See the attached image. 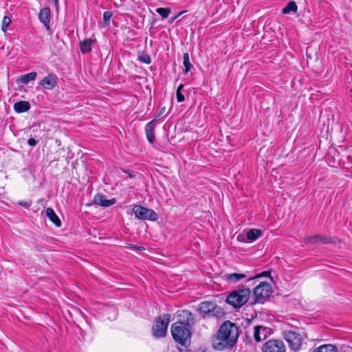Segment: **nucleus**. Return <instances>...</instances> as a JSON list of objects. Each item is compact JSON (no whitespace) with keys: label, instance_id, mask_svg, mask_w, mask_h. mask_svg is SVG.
I'll return each instance as SVG.
<instances>
[{"label":"nucleus","instance_id":"nucleus-21","mask_svg":"<svg viewBox=\"0 0 352 352\" xmlns=\"http://www.w3.org/2000/svg\"><path fill=\"white\" fill-rule=\"evenodd\" d=\"M46 216L55 226L58 227L61 226L60 220L52 208H49L46 210Z\"/></svg>","mask_w":352,"mask_h":352},{"label":"nucleus","instance_id":"nucleus-16","mask_svg":"<svg viewBox=\"0 0 352 352\" xmlns=\"http://www.w3.org/2000/svg\"><path fill=\"white\" fill-rule=\"evenodd\" d=\"M50 10L48 8H45L41 10L38 14V19L47 30L50 28Z\"/></svg>","mask_w":352,"mask_h":352},{"label":"nucleus","instance_id":"nucleus-13","mask_svg":"<svg viewBox=\"0 0 352 352\" xmlns=\"http://www.w3.org/2000/svg\"><path fill=\"white\" fill-rule=\"evenodd\" d=\"M270 329L262 326H255L254 327V338L256 342H261L267 338L270 334Z\"/></svg>","mask_w":352,"mask_h":352},{"label":"nucleus","instance_id":"nucleus-35","mask_svg":"<svg viewBox=\"0 0 352 352\" xmlns=\"http://www.w3.org/2000/svg\"><path fill=\"white\" fill-rule=\"evenodd\" d=\"M184 85L183 84L179 85L178 86L176 91H181L182 92V89H184Z\"/></svg>","mask_w":352,"mask_h":352},{"label":"nucleus","instance_id":"nucleus-15","mask_svg":"<svg viewBox=\"0 0 352 352\" xmlns=\"http://www.w3.org/2000/svg\"><path fill=\"white\" fill-rule=\"evenodd\" d=\"M156 126V122L155 120H153L148 122L145 126V132L146 138L149 143L153 144L155 140V129Z\"/></svg>","mask_w":352,"mask_h":352},{"label":"nucleus","instance_id":"nucleus-33","mask_svg":"<svg viewBox=\"0 0 352 352\" xmlns=\"http://www.w3.org/2000/svg\"><path fill=\"white\" fill-rule=\"evenodd\" d=\"M267 274H268V272H263L262 274H257V275H256V276H255L254 277H253V278H248V280H252V279H254V278H260V277H261V276H262V275H263H263H266Z\"/></svg>","mask_w":352,"mask_h":352},{"label":"nucleus","instance_id":"nucleus-23","mask_svg":"<svg viewBox=\"0 0 352 352\" xmlns=\"http://www.w3.org/2000/svg\"><path fill=\"white\" fill-rule=\"evenodd\" d=\"M298 10L297 5L295 1H289L287 6L283 9L282 12L283 14H289L291 12H296Z\"/></svg>","mask_w":352,"mask_h":352},{"label":"nucleus","instance_id":"nucleus-2","mask_svg":"<svg viewBox=\"0 0 352 352\" xmlns=\"http://www.w3.org/2000/svg\"><path fill=\"white\" fill-rule=\"evenodd\" d=\"M184 318H186V322H177L171 326V333L175 342L186 346L190 340L191 332L189 325L195 323V318L192 314L187 310L182 311Z\"/></svg>","mask_w":352,"mask_h":352},{"label":"nucleus","instance_id":"nucleus-7","mask_svg":"<svg viewBox=\"0 0 352 352\" xmlns=\"http://www.w3.org/2000/svg\"><path fill=\"white\" fill-rule=\"evenodd\" d=\"M284 338L292 350L298 351L301 348L302 338L299 333L292 331H286L284 333Z\"/></svg>","mask_w":352,"mask_h":352},{"label":"nucleus","instance_id":"nucleus-12","mask_svg":"<svg viewBox=\"0 0 352 352\" xmlns=\"http://www.w3.org/2000/svg\"><path fill=\"white\" fill-rule=\"evenodd\" d=\"M262 234V231L259 229H250L246 234L247 240L244 239V236L239 235L237 237L238 241L245 243L255 241Z\"/></svg>","mask_w":352,"mask_h":352},{"label":"nucleus","instance_id":"nucleus-24","mask_svg":"<svg viewBox=\"0 0 352 352\" xmlns=\"http://www.w3.org/2000/svg\"><path fill=\"white\" fill-rule=\"evenodd\" d=\"M183 65L185 67V73H188L192 68V65L190 62L189 54L185 53L183 56Z\"/></svg>","mask_w":352,"mask_h":352},{"label":"nucleus","instance_id":"nucleus-28","mask_svg":"<svg viewBox=\"0 0 352 352\" xmlns=\"http://www.w3.org/2000/svg\"><path fill=\"white\" fill-rule=\"evenodd\" d=\"M112 16V12L110 11H106L103 13L104 22L107 24L109 23V21Z\"/></svg>","mask_w":352,"mask_h":352},{"label":"nucleus","instance_id":"nucleus-22","mask_svg":"<svg viewBox=\"0 0 352 352\" xmlns=\"http://www.w3.org/2000/svg\"><path fill=\"white\" fill-rule=\"evenodd\" d=\"M312 352H338V350L336 346L327 344L320 346Z\"/></svg>","mask_w":352,"mask_h":352},{"label":"nucleus","instance_id":"nucleus-38","mask_svg":"<svg viewBox=\"0 0 352 352\" xmlns=\"http://www.w3.org/2000/svg\"><path fill=\"white\" fill-rule=\"evenodd\" d=\"M42 200H43V199H39V200L38 201V203H40L41 201H42Z\"/></svg>","mask_w":352,"mask_h":352},{"label":"nucleus","instance_id":"nucleus-1","mask_svg":"<svg viewBox=\"0 0 352 352\" xmlns=\"http://www.w3.org/2000/svg\"><path fill=\"white\" fill-rule=\"evenodd\" d=\"M239 338V329L237 326L227 320L219 327L212 340V346L214 349L223 351L232 348Z\"/></svg>","mask_w":352,"mask_h":352},{"label":"nucleus","instance_id":"nucleus-19","mask_svg":"<svg viewBox=\"0 0 352 352\" xmlns=\"http://www.w3.org/2000/svg\"><path fill=\"white\" fill-rule=\"evenodd\" d=\"M95 40L91 38H86L80 42V50L82 54L89 53L92 50V45L95 43Z\"/></svg>","mask_w":352,"mask_h":352},{"label":"nucleus","instance_id":"nucleus-37","mask_svg":"<svg viewBox=\"0 0 352 352\" xmlns=\"http://www.w3.org/2000/svg\"><path fill=\"white\" fill-rule=\"evenodd\" d=\"M182 12H180L177 14V16H175V17L173 18L172 19V21H173L175 19H176L177 18L178 16H179Z\"/></svg>","mask_w":352,"mask_h":352},{"label":"nucleus","instance_id":"nucleus-32","mask_svg":"<svg viewBox=\"0 0 352 352\" xmlns=\"http://www.w3.org/2000/svg\"><path fill=\"white\" fill-rule=\"evenodd\" d=\"M28 144L30 146L34 147V146H35L36 145V144H37V141H36L35 139H34V138H30V139L28 140Z\"/></svg>","mask_w":352,"mask_h":352},{"label":"nucleus","instance_id":"nucleus-18","mask_svg":"<svg viewBox=\"0 0 352 352\" xmlns=\"http://www.w3.org/2000/svg\"><path fill=\"white\" fill-rule=\"evenodd\" d=\"M37 76V73L36 72H32L30 73L21 75L18 76L16 79V82L18 85H27L30 81H33L36 79Z\"/></svg>","mask_w":352,"mask_h":352},{"label":"nucleus","instance_id":"nucleus-34","mask_svg":"<svg viewBox=\"0 0 352 352\" xmlns=\"http://www.w3.org/2000/svg\"><path fill=\"white\" fill-rule=\"evenodd\" d=\"M165 111H166V107H162V108L160 109V112H159V113H158V115H157V118H158V117H160V116H162V115L165 112Z\"/></svg>","mask_w":352,"mask_h":352},{"label":"nucleus","instance_id":"nucleus-14","mask_svg":"<svg viewBox=\"0 0 352 352\" xmlns=\"http://www.w3.org/2000/svg\"><path fill=\"white\" fill-rule=\"evenodd\" d=\"M93 202L94 204L102 207H109L113 205L116 200L115 199H107L104 195L98 193L94 196Z\"/></svg>","mask_w":352,"mask_h":352},{"label":"nucleus","instance_id":"nucleus-6","mask_svg":"<svg viewBox=\"0 0 352 352\" xmlns=\"http://www.w3.org/2000/svg\"><path fill=\"white\" fill-rule=\"evenodd\" d=\"M133 212L137 219L141 220L156 221L158 219V214L152 209L143 207L140 205H135L133 208Z\"/></svg>","mask_w":352,"mask_h":352},{"label":"nucleus","instance_id":"nucleus-3","mask_svg":"<svg viewBox=\"0 0 352 352\" xmlns=\"http://www.w3.org/2000/svg\"><path fill=\"white\" fill-rule=\"evenodd\" d=\"M250 294L249 288L234 289L228 295L226 302L234 308H241L248 301Z\"/></svg>","mask_w":352,"mask_h":352},{"label":"nucleus","instance_id":"nucleus-9","mask_svg":"<svg viewBox=\"0 0 352 352\" xmlns=\"http://www.w3.org/2000/svg\"><path fill=\"white\" fill-rule=\"evenodd\" d=\"M263 352H286L285 344L280 340H270L262 348Z\"/></svg>","mask_w":352,"mask_h":352},{"label":"nucleus","instance_id":"nucleus-26","mask_svg":"<svg viewBox=\"0 0 352 352\" xmlns=\"http://www.w3.org/2000/svg\"><path fill=\"white\" fill-rule=\"evenodd\" d=\"M11 23V19L8 16H5L2 21L1 30L3 32H6L8 30V26Z\"/></svg>","mask_w":352,"mask_h":352},{"label":"nucleus","instance_id":"nucleus-30","mask_svg":"<svg viewBox=\"0 0 352 352\" xmlns=\"http://www.w3.org/2000/svg\"><path fill=\"white\" fill-rule=\"evenodd\" d=\"M127 248H129V250H144V248L142 247V246H138V245H133V244H128L127 245Z\"/></svg>","mask_w":352,"mask_h":352},{"label":"nucleus","instance_id":"nucleus-20","mask_svg":"<svg viewBox=\"0 0 352 352\" xmlns=\"http://www.w3.org/2000/svg\"><path fill=\"white\" fill-rule=\"evenodd\" d=\"M30 108V103L28 101H19L14 104V110L18 113L27 112Z\"/></svg>","mask_w":352,"mask_h":352},{"label":"nucleus","instance_id":"nucleus-8","mask_svg":"<svg viewBox=\"0 0 352 352\" xmlns=\"http://www.w3.org/2000/svg\"><path fill=\"white\" fill-rule=\"evenodd\" d=\"M272 294V287L270 283L266 282L260 283L254 289V294L257 301H262Z\"/></svg>","mask_w":352,"mask_h":352},{"label":"nucleus","instance_id":"nucleus-31","mask_svg":"<svg viewBox=\"0 0 352 352\" xmlns=\"http://www.w3.org/2000/svg\"><path fill=\"white\" fill-rule=\"evenodd\" d=\"M176 98H177V102H182L185 100V97L181 91H176Z\"/></svg>","mask_w":352,"mask_h":352},{"label":"nucleus","instance_id":"nucleus-36","mask_svg":"<svg viewBox=\"0 0 352 352\" xmlns=\"http://www.w3.org/2000/svg\"><path fill=\"white\" fill-rule=\"evenodd\" d=\"M54 1V6H56V8H58V0H53Z\"/></svg>","mask_w":352,"mask_h":352},{"label":"nucleus","instance_id":"nucleus-10","mask_svg":"<svg viewBox=\"0 0 352 352\" xmlns=\"http://www.w3.org/2000/svg\"><path fill=\"white\" fill-rule=\"evenodd\" d=\"M304 242L310 245H322L334 243L336 241L329 236L324 235H314L305 238Z\"/></svg>","mask_w":352,"mask_h":352},{"label":"nucleus","instance_id":"nucleus-25","mask_svg":"<svg viewBox=\"0 0 352 352\" xmlns=\"http://www.w3.org/2000/svg\"><path fill=\"white\" fill-rule=\"evenodd\" d=\"M156 12L163 18L166 19L170 13V10L167 8H159L156 10Z\"/></svg>","mask_w":352,"mask_h":352},{"label":"nucleus","instance_id":"nucleus-17","mask_svg":"<svg viewBox=\"0 0 352 352\" xmlns=\"http://www.w3.org/2000/svg\"><path fill=\"white\" fill-rule=\"evenodd\" d=\"M248 277L247 274L245 273H232V274H226L223 276V279L228 282L229 283H236L239 282L241 280L245 278Z\"/></svg>","mask_w":352,"mask_h":352},{"label":"nucleus","instance_id":"nucleus-5","mask_svg":"<svg viewBox=\"0 0 352 352\" xmlns=\"http://www.w3.org/2000/svg\"><path fill=\"white\" fill-rule=\"evenodd\" d=\"M170 321V314H164L158 317L153 327V335L155 338H162L166 336L168 325Z\"/></svg>","mask_w":352,"mask_h":352},{"label":"nucleus","instance_id":"nucleus-4","mask_svg":"<svg viewBox=\"0 0 352 352\" xmlns=\"http://www.w3.org/2000/svg\"><path fill=\"white\" fill-rule=\"evenodd\" d=\"M198 311L204 317H220L223 314L222 309L210 301L201 302L198 306Z\"/></svg>","mask_w":352,"mask_h":352},{"label":"nucleus","instance_id":"nucleus-29","mask_svg":"<svg viewBox=\"0 0 352 352\" xmlns=\"http://www.w3.org/2000/svg\"><path fill=\"white\" fill-rule=\"evenodd\" d=\"M32 201H19L18 204L21 206H23L25 208H29L30 206L32 205Z\"/></svg>","mask_w":352,"mask_h":352},{"label":"nucleus","instance_id":"nucleus-27","mask_svg":"<svg viewBox=\"0 0 352 352\" xmlns=\"http://www.w3.org/2000/svg\"><path fill=\"white\" fill-rule=\"evenodd\" d=\"M138 59L142 63H144L146 64H150L151 63V57L148 54H144V55L140 56Z\"/></svg>","mask_w":352,"mask_h":352},{"label":"nucleus","instance_id":"nucleus-11","mask_svg":"<svg viewBox=\"0 0 352 352\" xmlns=\"http://www.w3.org/2000/svg\"><path fill=\"white\" fill-rule=\"evenodd\" d=\"M58 79V76L55 74L50 73L39 82V85L45 89L52 90L56 87Z\"/></svg>","mask_w":352,"mask_h":352}]
</instances>
